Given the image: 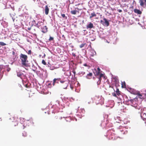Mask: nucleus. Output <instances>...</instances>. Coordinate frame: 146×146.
Wrapping results in <instances>:
<instances>
[{"label":"nucleus","mask_w":146,"mask_h":146,"mask_svg":"<svg viewBox=\"0 0 146 146\" xmlns=\"http://www.w3.org/2000/svg\"><path fill=\"white\" fill-rule=\"evenodd\" d=\"M20 58L21 61L22 66L23 67L27 66L28 65L27 64V62H28L27 56L26 55L21 53L20 55Z\"/></svg>","instance_id":"1"},{"label":"nucleus","mask_w":146,"mask_h":146,"mask_svg":"<svg viewBox=\"0 0 146 146\" xmlns=\"http://www.w3.org/2000/svg\"><path fill=\"white\" fill-rule=\"evenodd\" d=\"M130 101L131 102V105L135 107L136 109H138L139 110H141V111L142 109L140 106H139L138 104V98H136L130 100Z\"/></svg>","instance_id":"2"},{"label":"nucleus","mask_w":146,"mask_h":146,"mask_svg":"<svg viewBox=\"0 0 146 146\" xmlns=\"http://www.w3.org/2000/svg\"><path fill=\"white\" fill-rule=\"evenodd\" d=\"M29 123H30L31 125H33L34 124V122H33V119H30L29 120H28L24 121L23 125L22 124L23 126L21 127V128L24 129L26 126H29Z\"/></svg>","instance_id":"3"},{"label":"nucleus","mask_w":146,"mask_h":146,"mask_svg":"<svg viewBox=\"0 0 146 146\" xmlns=\"http://www.w3.org/2000/svg\"><path fill=\"white\" fill-rule=\"evenodd\" d=\"M33 23L35 26L38 28H40L42 29V26H43L44 25V22H42V21H39L37 22H36V21L35 20L33 21Z\"/></svg>","instance_id":"4"},{"label":"nucleus","mask_w":146,"mask_h":146,"mask_svg":"<svg viewBox=\"0 0 146 146\" xmlns=\"http://www.w3.org/2000/svg\"><path fill=\"white\" fill-rule=\"evenodd\" d=\"M61 86L64 89H66L68 86L69 82L67 80H63L62 81H61Z\"/></svg>","instance_id":"5"},{"label":"nucleus","mask_w":146,"mask_h":146,"mask_svg":"<svg viewBox=\"0 0 146 146\" xmlns=\"http://www.w3.org/2000/svg\"><path fill=\"white\" fill-rule=\"evenodd\" d=\"M62 117L59 115H55L54 118V121L58 123H61L62 122Z\"/></svg>","instance_id":"6"},{"label":"nucleus","mask_w":146,"mask_h":146,"mask_svg":"<svg viewBox=\"0 0 146 146\" xmlns=\"http://www.w3.org/2000/svg\"><path fill=\"white\" fill-rule=\"evenodd\" d=\"M140 6L143 8L146 7V0H139Z\"/></svg>","instance_id":"7"},{"label":"nucleus","mask_w":146,"mask_h":146,"mask_svg":"<svg viewBox=\"0 0 146 146\" xmlns=\"http://www.w3.org/2000/svg\"><path fill=\"white\" fill-rule=\"evenodd\" d=\"M140 114L141 117L143 120H146V114L145 113L141 112Z\"/></svg>","instance_id":"8"},{"label":"nucleus","mask_w":146,"mask_h":146,"mask_svg":"<svg viewBox=\"0 0 146 146\" xmlns=\"http://www.w3.org/2000/svg\"><path fill=\"white\" fill-rule=\"evenodd\" d=\"M94 100L96 103H98V102L100 100V98L99 96H95L94 98Z\"/></svg>","instance_id":"9"},{"label":"nucleus","mask_w":146,"mask_h":146,"mask_svg":"<svg viewBox=\"0 0 146 146\" xmlns=\"http://www.w3.org/2000/svg\"><path fill=\"white\" fill-rule=\"evenodd\" d=\"M63 80H61L60 78H54L53 80V82L52 83V84L53 86H54L55 85V82H56V81H59L61 82V81H62Z\"/></svg>","instance_id":"10"},{"label":"nucleus","mask_w":146,"mask_h":146,"mask_svg":"<svg viewBox=\"0 0 146 146\" xmlns=\"http://www.w3.org/2000/svg\"><path fill=\"white\" fill-rule=\"evenodd\" d=\"M50 6H48V5H46L45 7V9H44L45 13L46 15H48V14L49 11V7Z\"/></svg>","instance_id":"11"},{"label":"nucleus","mask_w":146,"mask_h":146,"mask_svg":"<svg viewBox=\"0 0 146 146\" xmlns=\"http://www.w3.org/2000/svg\"><path fill=\"white\" fill-rule=\"evenodd\" d=\"M94 27L93 24L91 23H90L88 24L86 26V28L87 29H91Z\"/></svg>","instance_id":"12"},{"label":"nucleus","mask_w":146,"mask_h":146,"mask_svg":"<svg viewBox=\"0 0 146 146\" xmlns=\"http://www.w3.org/2000/svg\"><path fill=\"white\" fill-rule=\"evenodd\" d=\"M134 12L138 14L141 15L142 13V12L139 10L137 9H135L134 10Z\"/></svg>","instance_id":"13"},{"label":"nucleus","mask_w":146,"mask_h":146,"mask_svg":"<svg viewBox=\"0 0 146 146\" xmlns=\"http://www.w3.org/2000/svg\"><path fill=\"white\" fill-rule=\"evenodd\" d=\"M23 73L21 72H18L17 73V76L22 79V76H23Z\"/></svg>","instance_id":"14"},{"label":"nucleus","mask_w":146,"mask_h":146,"mask_svg":"<svg viewBox=\"0 0 146 146\" xmlns=\"http://www.w3.org/2000/svg\"><path fill=\"white\" fill-rule=\"evenodd\" d=\"M96 16V15L95 12H93L92 13H91V16H90V18L91 19L94 17H95Z\"/></svg>","instance_id":"15"},{"label":"nucleus","mask_w":146,"mask_h":146,"mask_svg":"<svg viewBox=\"0 0 146 146\" xmlns=\"http://www.w3.org/2000/svg\"><path fill=\"white\" fill-rule=\"evenodd\" d=\"M92 73H89V74H87L86 77L88 79H90V77H92Z\"/></svg>","instance_id":"16"},{"label":"nucleus","mask_w":146,"mask_h":146,"mask_svg":"<svg viewBox=\"0 0 146 146\" xmlns=\"http://www.w3.org/2000/svg\"><path fill=\"white\" fill-rule=\"evenodd\" d=\"M103 19L104 20V21L106 25L107 26H108L109 25V24L108 21L107 20V19L105 18H104Z\"/></svg>","instance_id":"17"},{"label":"nucleus","mask_w":146,"mask_h":146,"mask_svg":"<svg viewBox=\"0 0 146 146\" xmlns=\"http://www.w3.org/2000/svg\"><path fill=\"white\" fill-rule=\"evenodd\" d=\"M43 30L42 31L43 33H45L47 31V28L46 26L44 27Z\"/></svg>","instance_id":"18"},{"label":"nucleus","mask_w":146,"mask_h":146,"mask_svg":"<svg viewBox=\"0 0 146 146\" xmlns=\"http://www.w3.org/2000/svg\"><path fill=\"white\" fill-rule=\"evenodd\" d=\"M115 92L116 95L118 96H119L121 95L120 92L119 91L118 88L115 91Z\"/></svg>","instance_id":"19"},{"label":"nucleus","mask_w":146,"mask_h":146,"mask_svg":"<svg viewBox=\"0 0 146 146\" xmlns=\"http://www.w3.org/2000/svg\"><path fill=\"white\" fill-rule=\"evenodd\" d=\"M77 11L76 10L71 11H70L71 13L73 15H75L76 14Z\"/></svg>","instance_id":"20"},{"label":"nucleus","mask_w":146,"mask_h":146,"mask_svg":"<svg viewBox=\"0 0 146 146\" xmlns=\"http://www.w3.org/2000/svg\"><path fill=\"white\" fill-rule=\"evenodd\" d=\"M98 70V72H96V75H99L100 73V69L99 68H97Z\"/></svg>","instance_id":"21"},{"label":"nucleus","mask_w":146,"mask_h":146,"mask_svg":"<svg viewBox=\"0 0 146 146\" xmlns=\"http://www.w3.org/2000/svg\"><path fill=\"white\" fill-rule=\"evenodd\" d=\"M6 45V44L5 43L3 42H0V47H1V46H4Z\"/></svg>","instance_id":"22"},{"label":"nucleus","mask_w":146,"mask_h":146,"mask_svg":"<svg viewBox=\"0 0 146 146\" xmlns=\"http://www.w3.org/2000/svg\"><path fill=\"white\" fill-rule=\"evenodd\" d=\"M22 135L24 137H26L27 136V133L25 131H23L22 133Z\"/></svg>","instance_id":"23"},{"label":"nucleus","mask_w":146,"mask_h":146,"mask_svg":"<svg viewBox=\"0 0 146 146\" xmlns=\"http://www.w3.org/2000/svg\"><path fill=\"white\" fill-rule=\"evenodd\" d=\"M101 78L99 77V80L98 81V82H97V83H98V84H100V82H101Z\"/></svg>","instance_id":"24"},{"label":"nucleus","mask_w":146,"mask_h":146,"mask_svg":"<svg viewBox=\"0 0 146 146\" xmlns=\"http://www.w3.org/2000/svg\"><path fill=\"white\" fill-rule=\"evenodd\" d=\"M85 44H86V43H84V44H81L80 46V48H82L85 45Z\"/></svg>","instance_id":"25"},{"label":"nucleus","mask_w":146,"mask_h":146,"mask_svg":"<svg viewBox=\"0 0 146 146\" xmlns=\"http://www.w3.org/2000/svg\"><path fill=\"white\" fill-rule=\"evenodd\" d=\"M138 96L139 97V98H140V99H142V95L139 94V93H138Z\"/></svg>","instance_id":"26"},{"label":"nucleus","mask_w":146,"mask_h":146,"mask_svg":"<svg viewBox=\"0 0 146 146\" xmlns=\"http://www.w3.org/2000/svg\"><path fill=\"white\" fill-rule=\"evenodd\" d=\"M122 88H125L126 87L125 83V82H124L123 83H122Z\"/></svg>","instance_id":"27"},{"label":"nucleus","mask_w":146,"mask_h":146,"mask_svg":"<svg viewBox=\"0 0 146 146\" xmlns=\"http://www.w3.org/2000/svg\"><path fill=\"white\" fill-rule=\"evenodd\" d=\"M3 68V65H0V72L1 71Z\"/></svg>","instance_id":"28"},{"label":"nucleus","mask_w":146,"mask_h":146,"mask_svg":"<svg viewBox=\"0 0 146 146\" xmlns=\"http://www.w3.org/2000/svg\"><path fill=\"white\" fill-rule=\"evenodd\" d=\"M61 16H62V17L63 18H65V19H67V17L65 16V15L64 14H61Z\"/></svg>","instance_id":"29"},{"label":"nucleus","mask_w":146,"mask_h":146,"mask_svg":"<svg viewBox=\"0 0 146 146\" xmlns=\"http://www.w3.org/2000/svg\"><path fill=\"white\" fill-rule=\"evenodd\" d=\"M42 63L44 65L46 64V63L44 60H43L42 61Z\"/></svg>","instance_id":"30"},{"label":"nucleus","mask_w":146,"mask_h":146,"mask_svg":"<svg viewBox=\"0 0 146 146\" xmlns=\"http://www.w3.org/2000/svg\"><path fill=\"white\" fill-rule=\"evenodd\" d=\"M54 40V38L51 36H50V38L49 39V40L50 41L53 40Z\"/></svg>","instance_id":"31"},{"label":"nucleus","mask_w":146,"mask_h":146,"mask_svg":"<svg viewBox=\"0 0 146 146\" xmlns=\"http://www.w3.org/2000/svg\"><path fill=\"white\" fill-rule=\"evenodd\" d=\"M112 94L113 96L115 97H117V95H116V93L115 94V93H112Z\"/></svg>","instance_id":"32"},{"label":"nucleus","mask_w":146,"mask_h":146,"mask_svg":"<svg viewBox=\"0 0 146 146\" xmlns=\"http://www.w3.org/2000/svg\"><path fill=\"white\" fill-rule=\"evenodd\" d=\"M28 54H31V50H29L28 51V52L27 53Z\"/></svg>","instance_id":"33"},{"label":"nucleus","mask_w":146,"mask_h":146,"mask_svg":"<svg viewBox=\"0 0 146 146\" xmlns=\"http://www.w3.org/2000/svg\"><path fill=\"white\" fill-rule=\"evenodd\" d=\"M10 70H11V68H8L7 69V71L8 72H9L10 71Z\"/></svg>","instance_id":"34"},{"label":"nucleus","mask_w":146,"mask_h":146,"mask_svg":"<svg viewBox=\"0 0 146 146\" xmlns=\"http://www.w3.org/2000/svg\"><path fill=\"white\" fill-rule=\"evenodd\" d=\"M103 76V75L102 74H101L100 75V77L101 78Z\"/></svg>","instance_id":"35"},{"label":"nucleus","mask_w":146,"mask_h":146,"mask_svg":"<svg viewBox=\"0 0 146 146\" xmlns=\"http://www.w3.org/2000/svg\"><path fill=\"white\" fill-rule=\"evenodd\" d=\"M117 11L119 13H121L122 11V10L121 9H118L117 10Z\"/></svg>","instance_id":"36"},{"label":"nucleus","mask_w":146,"mask_h":146,"mask_svg":"<svg viewBox=\"0 0 146 146\" xmlns=\"http://www.w3.org/2000/svg\"><path fill=\"white\" fill-rule=\"evenodd\" d=\"M114 79H115V82H117L118 81V80L117 78H115Z\"/></svg>","instance_id":"37"},{"label":"nucleus","mask_w":146,"mask_h":146,"mask_svg":"<svg viewBox=\"0 0 146 146\" xmlns=\"http://www.w3.org/2000/svg\"><path fill=\"white\" fill-rule=\"evenodd\" d=\"M100 23H102L103 24H104V22L103 21H102V20H101L100 21Z\"/></svg>","instance_id":"38"},{"label":"nucleus","mask_w":146,"mask_h":146,"mask_svg":"<svg viewBox=\"0 0 146 146\" xmlns=\"http://www.w3.org/2000/svg\"><path fill=\"white\" fill-rule=\"evenodd\" d=\"M72 55H73L74 56V57L76 56V55H75V54H73V53H72Z\"/></svg>","instance_id":"39"},{"label":"nucleus","mask_w":146,"mask_h":146,"mask_svg":"<svg viewBox=\"0 0 146 146\" xmlns=\"http://www.w3.org/2000/svg\"><path fill=\"white\" fill-rule=\"evenodd\" d=\"M15 54V52L14 51L13 52V54L14 55Z\"/></svg>","instance_id":"40"},{"label":"nucleus","mask_w":146,"mask_h":146,"mask_svg":"<svg viewBox=\"0 0 146 146\" xmlns=\"http://www.w3.org/2000/svg\"><path fill=\"white\" fill-rule=\"evenodd\" d=\"M84 65L85 66H87V64H84Z\"/></svg>","instance_id":"41"},{"label":"nucleus","mask_w":146,"mask_h":146,"mask_svg":"<svg viewBox=\"0 0 146 146\" xmlns=\"http://www.w3.org/2000/svg\"><path fill=\"white\" fill-rule=\"evenodd\" d=\"M21 120H23V121L24 120V119L23 118H21Z\"/></svg>","instance_id":"42"},{"label":"nucleus","mask_w":146,"mask_h":146,"mask_svg":"<svg viewBox=\"0 0 146 146\" xmlns=\"http://www.w3.org/2000/svg\"><path fill=\"white\" fill-rule=\"evenodd\" d=\"M48 86H49V85H51V84H50V83L49 84H48Z\"/></svg>","instance_id":"43"},{"label":"nucleus","mask_w":146,"mask_h":146,"mask_svg":"<svg viewBox=\"0 0 146 146\" xmlns=\"http://www.w3.org/2000/svg\"><path fill=\"white\" fill-rule=\"evenodd\" d=\"M56 83H58V81H56Z\"/></svg>","instance_id":"44"},{"label":"nucleus","mask_w":146,"mask_h":146,"mask_svg":"<svg viewBox=\"0 0 146 146\" xmlns=\"http://www.w3.org/2000/svg\"><path fill=\"white\" fill-rule=\"evenodd\" d=\"M31 29L30 28H28V30H30Z\"/></svg>","instance_id":"45"},{"label":"nucleus","mask_w":146,"mask_h":146,"mask_svg":"<svg viewBox=\"0 0 146 146\" xmlns=\"http://www.w3.org/2000/svg\"><path fill=\"white\" fill-rule=\"evenodd\" d=\"M86 31V30H84V31Z\"/></svg>","instance_id":"46"},{"label":"nucleus","mask_w":146,"mask_h":146,"mask_svg":"<svg viewBox=\"0 0 146 146\" xmlns=\"http://www.w3.org/2000/svg\"><path fill=\"white\" fill-rule=\"evenodd\" d=\"M62 37H63L64 36V35H62Z\"/></svg>","instance_id":"47"},{"label":"nucleus","mask_w":146,"mask_h":146,"mask_svg":"<svg viewBox=\"0 0 146 146\" xmlns=\"http://www.w3.org/2000/svg\"><path fill=\"white\" fill-rule=\"evenodd\" d=\"M110 87H111V88H113V87H111V86H110Z\"/></svg>","instance_id":"48"},{"label":"nucleus","mask_w":146,"mask_h":146,"mask_svg":"<svg viewBox=\"0 0 146 146\" xmlns=\"http://www.w3.org/2000/svg\"><path fill=\"white\" fill-rule=\"evenodd\" d=\"M77 9H78V10H79V9L78 8H77Z\"/></svg>","instance_id":"49"}]
</instances>
